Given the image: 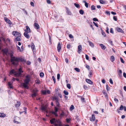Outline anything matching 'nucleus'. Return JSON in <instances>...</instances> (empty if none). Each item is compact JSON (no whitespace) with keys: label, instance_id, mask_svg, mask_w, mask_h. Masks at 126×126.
Returning a JSON list of instances; mask_svg holds the SVG:
<instances>
[{"label":"nucleus","instance_id":"1","mask_svg":"<svg viewBox=\"0 0 126 126\" xmlns=\"http://www.w3.org/2000/svg\"><path fill=\"white\" fill-rule=\"evenodd\" d=\"M25 79L24 80V82L22 84V86H23L24 88L28 89L29 87L28 86V84L29 83L30 79L29 78V75H27L25 77Z\"/></svg>","mask_w":126,"mask_h":126},{"label":"nucleus","instance_id":"2","mask_svg":"<svg viewBox=\"0 0 126 126\" xmlns=\"http://www.w3.org/2000/svg\"><path fill=\"white\" fill-rule=\"evenodd\" d=\"M11 61L12 62V64L13 65H17L18 63H16L15 62V60L16 58L17 57H16L15 56H14L13 54L11 55Z\"/></svg>","mask_w":126,"mask_h":126},{"label":"nucleus","instance_id":"3","mask_svg":"<svg viewBox=\"0 0 126 126\" xmlns=\"http://www.w3.org/2000/svg\"><path fill=\"white\" fill-rule=\"evenodd\" d=\"M39 91V90L36 88L33 90V93L32 94V96L33 97H36L37 95V92Z\"/></svg>","mask_w":126,"mask_h":126},{"label":"nucleus","instance_id":"4","mask_svg":"<svg viewBox=\"0 0 126 126\" xmlns=\"http://www.w3.org/2000/svg\"><path fill=\"white\" fill-rule=\"evenodd\" d=\"M54 110L55 111H52L51 113L52 114L54 115L56 117H57L58 116L57 112L58 110V108L55 107H54Z\"/></svg>","mask_w":126,"mask_h":126},{"label":"nucleus","instance_id":"5","mask_svg":"<svg viewBox=\"0 0 126 126\" xmlns=\"http://www.w3.org/2000/svg\"><path fill=\"white\" fill-rule=\"evenodd\" d=\"M12 34L14 36L17 37L18 36H21L20 33L18 32L17 31H13L12 32Z\"/></svg>","mask_w":126,"mask_h":126},{"label":"nucleus","instance_id":"6","mask_svg":"<svg viewBox=\"0 0 126 126\" xmlns=\"http://www.w3.org/2000/svg\"><path fill=\"white\" fill-rule=\"evenodd\" d=\"M19 61L21 62H26V60L22 58H19L17 57L15 60V61L18 62Z\"/></svg>","mask_w":126,"mask_h":126},{"label":"nucleus","instance_id":"7","mask_svg":"<svg viewBox=\"0 0 126 126\" xmlns=\"http://www.w3.org/2000/svg\"><path fill=\"white\" fill-rule=\"evenodd\" d=\"M31 47L34 55L35 52V48L34 45L33 43L31 44Z\"/></svg>","mask_w":126,"mask_h":126},{"label":"nucleus","instance_id":"8","mask_svg":"<svg viewBox=\"0 0 126 126\" xmlns=\"http://www.w3.org/2000/svg\"><path fill=\"white\" fill-rule=\"evenodd\" d=\"M26 29L24 30L25 32H31V30L28 26H26Z\"/></svg>","mask_w":126,"mask_h":126},{"label":"nucleus","instance_id":"9","mask_svg":"<svg viewBox=\"0 0 126 126\" xmlns=\"http://www.w3.org/2000/svg\"><path fill=\"white\" fill-rule=\"evenodd\" d=\"M61 48V46L60 42L58 43L57 47V49L58 52H59Z\"/></svg>","mask_w":126,"mask_h":126},{"label":"nucleus","instance_id":"10","mask_svg":"<svg viewBox=\"0 0 126 126\" xmlns=\"http://www.w3.org/2000/svg\"><path fill=\"white\" fill-rule=\"evenodd\" d=\"M33 26L35 27V28L37 30L39 29V25L37 23H35Z\"/></svg>","mask_w":126,"mask_h":126},{"label":"nucleus","instance_id":"11","mask_svg":"<svg viewBox=\"0 0 126 126\" xmlns=\"http://www.w3.org/2000/svg\"><path fill=\"white\" fill-rule=\"evenodd\" d=\"M28 33L27 32H25L24 33V36L26 38L28 39H29L30 37V36L29 35Z\"/></svg>","mask_w":126,"mask_h":126},{"label":"nucleus","instance_id":"12","mask_svg":"<svg viewBox=\"0 0 126 126\" xmlns=\"http://www.w3.org/2000/svg\"><path fill=\"white\" fill-rule=\"evenodd\" d=\"M78 52L79 54L80 53V52H81V50L82 49V46L80 45H79L78 47Z\"/></svg>","mask_w":126,"mask_h":126},{"label":"nucleus","instance_id":"13","mask_svg":"<svg viewBox=\"0 0 126 126\" xmlns=\"http://www.w3.org/2000/svg\"><path fill=\"white\" fill-rule=\"evenodd\" d=\"M116 30L118 32H119L123 33L124 32L121 28L118 27H117L116 28Z\"/></svg>","mask_w":126,"mask_h":126},{"label":"nucleus","instance_id":"14","mask_svg":"<svg viewBox=\"0 0 126 126\" xmlns=\"http://www.w3.org/2000/svg\"><path fill=\"white\" fill-rule=\"evenodd\" d=\"M4 20L7 23H8L9 24H11V22L8 18L5 17L4 18Z\"/></svg>","mask_w":126,"mask_h":126},{"label":"nucleus","instance_id":"15","mask_svg":"<svg viewBox=\"0 0 126 126\" xmlns=\"http://www.w3.org/2000/svg\"><path fill=\"white\" fill-rule=\"evenodd\" d=\"M86 81L88 83L92 84H93V82L90 79H86Z\"/></svg>","mask_w":126,"mask_h":126},{"label":"nucleus","instance_id":"16","mask_svg":"<svg viewBox=\"0 0 126 126\" xmlns=\"http://www.w3.org/2000/svg\"><path fill=\"white\" fill-rule=\"evenodd\" d=\"M118 73L119 76L120 78L122 77V72L121 70H120L118 71Z\"/></svg>","mask_w":126,"mask_h":126},{"label":"nucleus","instance_id":"17","mask_svg":"<svg viewBox=\"0 0 126 126\" xmlns=\"http://www.w3.org/2000/svg\"><path fill=\"white\" fill-rule=\"evenodd\" d=\"M90 118V120L92 121H94L95 120V116L94 114H93L92 115V117Z\"/></svg>","mask_w":126,"mask_h":126},{"label":"nucleus","instance_id":"18","mask_svg":"<svg viewBox=\"0 0 126 126\" xmlns=\"http://www.w3.org/2000/svg\"><path fill=\"white\" fill-rule=\"evenodd\" d=\"M99 46L101 47V48L103 50H104L106 48V47L103 44H99Z\"/></svg>","mask_w":126,"mask_h":126},{"label":"nucleus","instance_id":"19","mask_svg":"<svg viewBox=\"0 0 126 126\" xmlns=\"http://www.w3.org/2000/svg\"><path fill=\"white\" fill-rule=\"evenodd\" d=\"M23 109L24 110V111H20V114H21L23 112H24L25 113V114H26L27 113V108L26 107H24L23 108Z\"/></svg>","mask_w":126,"mask_h":126},{"label":"nucleus","instance_id":"20","mask_svg":"<svg viewBox=\"0 0 126 126\" xmlns=\"http://www.w3.org/2000/svg\"><path fill=\"white\" fill-rule=\"evenodd\" d=\"M21 36H18L15 38V40L16 41H19L21 40Z\"/></svg>","mask_w":126,"mask_h":126},{"label":"nucleus","instance_id":"21","mask_svg":"<svg viewBox=\"0 0 126 126\" xmlns=\"http://www.w3.org/2000/svg\"><path fill=\"white\" fill-rule=\"evenodd\" d=\"M41 109L43 111H45L47 113V111L46 110V109L45 107L42 106L41 107Z\"/></svg>","mask_w":126,"mask_h":126},{"label":"nucleus","instance_id":"22","mask_svg":"<svg viewBox=\"0 0 126 126\" xmlns=\"http://www.w3.org/2000/svg\"><path fill=\"white\" fill-rule=\"evenodd\" d=\"M66 8L67 10V13L68 15H71V12L69 11V9L67 7H66Z\"/></svg>","mask_w":126,"mask_h":126},{"label":"nucleus","instance_id":"23","mask_svg":"<svg viewBox=\"0 0 126 126\" xmlns=\"http://www.w3.org/2000/svg\"><path fill=\"white\" fill-rule=\"evenodd\" d=\"M21 105V103L20 102L17 101L16 104L15 105V106L16 107H19Z\"/></svg>","mask_w":126,"mask_h":126},{"label":"nucleus","instance_id":"24","mask_svg":"<svg viewBox=\"0 0 126 126\" xmlns=\"http://www.w3.org/2000/svg\"><path fill=\"white\" fill-rule=\"evenodd\" d=\"M13 83V82L11 83L10 81H9L8 82V85L11 89L13 88V87L12 86V84Z\"/></svg>","mask_w":126,"mask_h":126},{"label":"nucleus","instance_id":"25","mask_svg":"<svg viewBox=\"0 0 126 126\" xmlns=\"http://www.w3.org/2000/svg\"><path fill=\"white\" fill-rule=\"evenodd\" d=\"M102 93H103V94L106 97L108 98V95L107 94L106 92V91L105 90H103L102 91Z\"/></svg>","mask_w":126,"mask_h":126},{"label":"nucleus","instance_id":"26","mask_svg":"<svg viewBox=\"0 0 126 126\" xmlns=\"http://www.w3.org/2000/svg\"><path fill=\"white\" fill-rule=\"evenodd\" d=\"M18 71H19V76H20L21 73L23 72V71L22 70V68L21 67H20L18 69Z\"/></svg>","mask_w":126,"mask_h":126},{"label":"nucleus","instance_id":"27","mask_svg":"<svg viewBox=\"0 0 126 126\" xmlns=\"http://www.w3.org/2000/svg\"><path fill=\"white\" fill-rule=\"evenodd\" d=\"M6 116V115L3 113H0V117H4Z\"/></svg>","mask_w":126,"mask_h":126},{"label":"nucleus","instance_id":"28","mask_svg":"<svg viewBox=\"0 0 126 126\" xmlns=\"http://www.w3.org/2000/svg\"><path fill=\"white\" fill-rule=\"evenodd\" d=\"M16 72V71L14 69H12L10 71V74H14Z\"/></svg>","mask_w":126,"mask_h":126},{"label":"nucleus","instance_id":"29","mask_svg":"<svg viewBox=\"0 0 126 126\" xmlns=\"http://www.w3.org/2000/svg\"><path fill=\"white\" fill-rule=\"evenodd\" d=\"M56 120L55 118H53L50 120V122L51 124H53L54 123V122Z\"/></svg>","mask_w":126,"mask_h":126},{"label":"nucleus","instance_id":"30","mask_svg":"<svg viewBox=\"0 0 126 126\" xmlns=\"http://www.w3.org/2000/svg\"><path fill=\"white\" fill-rule=\"evenodd\" d=\"M74 5L77 8L79 9L80 8V6L79 4L75 3H74Z\"/></svg>","mask_w":126,"mask_h":126},{"label":"nucleus","instance_id":"31","mask_svg":"<svg viewBox=\"0 0 126 126\" xmlns=\"http://www.w3.org/2000/svg\"><path fill=\"white\" fill-rule=\"evenodd\" d=\"M2 51L5 53H7L8 52V50L7 49L5 48L2 50Z\"/></svg>","mask_w":126,"mask_h":126},{"label":"nucleus","instance_id":"32","mask_svg":"<svg viewBox=\"0 0 126 126\" xmlns=\"http://www.w3.org/2000/svg\"><path fill=\"white\" fill-rule=\"evenodd\" d=\"M110 60L112 62H113L115 60L114 57L113 56H111L110 57Z\"/></svg>","mask_w":126,"mask_h":126},{"label":"nucleus","instance_id":"33","mask_svg":"<svg viewBox=\"0 0 126 126\" xmlns=\"http://www.w3.org/2000/svg\"><path fill=\"white\" fill-rule=\"evenodd\" d=\"M65 114L64 112L63 111H62L60 114V117H62Z\"/></svg>","mask_w":126,"mask_h":126},{"label":"nucleus","instance_id":"34","mask_svg":"<svg viewBox=\"0 0 126 126\" xmlns=\"http://www.w3.org/2000/svg\"><path fill=\"white\" fill-rule=\"evenodd\" d=\"M79 13L81 15H83L84 13V11L82 9H80L79 11Z\"/></svg>","mask_w":126,"mask_h":126},{"label":"nucleus","instance_id":"35","mask_svg":"<svg viewBox=\"0 0 126 126\" xmlns=\"http://www.w3.org/2000/svg\"><path fill=\"white\" fill-rule=\"evenodd\" d=\"M91 8L92 10H94L95 9V6L94 5H93L91 7Z\"/></svg>","mask_w":126,"mask_h":126},{"label":"nucleus","instance_id":"36","mask_svg":"<svg viewBox=\"0 0 126 126\" xmlns=\"http://www.w3.org/2000/svg\"><path fill=\"white\" fill-rule=\"evenodd\" d=\"M63 92L64 94L66 95H68V92L66 90H64V91Z\"/></svg>","mask_w":126,"mask_h":126},{"label":"nucleus","instance_id":"37","mask_svg":"<svg viewBox=\"0 0 126 126\" xmlns=\"http://www.w3.org/2000/svg\"><path fill=\"white\" fill-rule=\"evenodd\" d=\"M110 87H109V86L108 84H107L106 85V89L107 91L110 90Z\"/></svg>","mask_w":126,"mask_h":126},{"label":"nucleus","instance_id":"38","mask_svg":"<svg viewBox=\"0 0 126 126\" xmlns=\"http://www.w3.org/2000/svg\"><path fill=\"white\" fill-rule=\"evenodd\" d=\"M74 108V107L73 105H71L70 108V110H72Z\"/></svg>","mask_w":126,"mask_h":126},{"label":"nucleus","instance_id":"39","mask_svg":"<svg viewBox=\"0 0 126 126\" xmlns=\"http://www.w3.org/2000/svg\"><path fill=\"white\" fill-rule=\"evenodd\" d=\"M42 93L44 94H47V91L46 90H42Z\"/></svg>","mask_w":126,"mask_h":126},{"label":"nucleus","instance_id":"40","mask_svg":"<svg viewBox=\"0 0 126 126\" xmlns=\"http://www.w3.org/2000/svg\"><path fill=\"white\" fill-rule=\"evenodd\" d=\"M71 120V119L70 118H67L66 119V122L67 123H69Z\"/></svg>","mask_w":126,"mask_h":126},{"label":"nucleus","instance_id":"41","mask_svg":"<svg viewBox=\"0 0 126 126\" xmlns=\"http://www.w3.org/2000/svg\"><path fill=\"white\" fill-rule=\"evenodd\" d=\"M101 33L103 35L104 37H106V34L103 31V30L101 31Z\"/></svg>","mask_w":126,"mask_h":126},{"label":"nucleus","instance_id":"42","mask_svg":"<svg viewBox=\"0 0 126 126\" xmlns=\"http://www.w3.org/2000/svg\"><path fill=\"white\" fill-rule=\"evenodd\" d=\"M44 75V73L42 72L40 73V76L41 78H43V77Z\"/></svg>","mask_w":126,"mask_h":126},{"label":"nucleus","instance_id":"43","mask_svg":"<svg viewBox=\"0 0 126 126\" xmlns=\"http://www.w3.org/2000/svg\"><path fill=\"white\" fill-rule=\"evenodd\" d=\"M105 13L107 15H110V12L108 10H106L105 11Z\"/></svg>","mask_w":126,"mask_h":126},{"label":"nucleus","instance_id":"44","mask_svg":"<svg viewBox=\"0 0 126 126\" xmlns=\"http://www.w3.org/2000/svg\"><path fill=\"white\" fill-rule=\"evenodd\" d=\"M81 101L82 102H85L84 98L82 97H81Z\"/></svg>","mask_w":126,"mask_h":126},{"label":"nucleus","instance_id":"45","mask_svg":"<svg viewBox=\"0 0 126 126\" xmlns=\"http://www.w3.org/2000/svg\"><path fill=\"white\" fill-rule=\"evenodd\" d=\"M89 43L90 45L92 47H94V45L93 44L92 42H90V41H89Z\"/></svg>","mask_w":126,"mask_h":126},{"label":"nucleus","instance_id":"46","mask_svg":"<svg viewBox=\"0 0 126 126\" xmlns=\"http://www.w3.org/2000/svg\"><path fill=\"white\" fill-rule=\"evenodd\" d=\"M36 84H39L40 83V81L39 79H37L35 81Z\"/></svg>","mask_w":126,"mask_h":126},{"label":"nucleus","instance_id":"47","mask_svg":"<svg viewBox=\"0 0 126 126\" xmlns=\"http://www.w3.org/2000/svg\"><path fill=\"white\" fill-rule=\"evenodd\" d=\"M58 100V97L55 96H54L53 97V100Z\"/></svg>","mask_w":126,"mask_h":126},{"label":"nucleus","instance_id":"48","mask_svg":"<svg viewBox=\"0 0 126 126\" xmlns=\"http://www.w3.org/2000/svg\"><path fill=\"white\" fill-rule=\"evenodd\" d=\"M67 87L69 89H70L71 88V85L69 84H67Z\"/></svg>","mask_w":126,"mask_h":126},{"label":"nucleus","instance_id":"49","mask_svg":"<svg viewBox=\"0 0 126 126\" xmlns=\"http://www.w3.org/2000/svg\"><path fill=\"white\" fill-rule=\"evenodd\" d=\"M71 45L70 44H68L67 45V47L68 49H69L71 47Z\"/></svg>","mask_w":126,"mask_h":126},{"label":"nucleus","instance_id":"50","mask_svg":"<svg viewBox=\"0 0 126 126\" xmlns=\"http://www.w3.org/2000/svg\"><path fill=\"white\" fill-rule=\"evenodd\" d=\"M74 70L78 72H79L80 71V70L79 69L77 68H75Z\"/></svg>","mask_w":126,"mask_h":126},{"label":"nucleus","instance_id":"51","mask_svg":"<svg viewBox=\"0 0 126 126\" xmlns=\"http://www.w3.org/2000/svg\"><path fill=\"white\" fill-rule=\"evenodd\" d=\"M92 75V73L91 72V71H90L89 72V74L88 75V76L89 77V78L90 79L91 78V77L90 76H91Z\"/></svg>","mask_w":126,"mask_h":126},{"label":"nucleus","instance_id":"52","mask_svg":"<svg viewBox=\"0 0 126 126\" xmlns=\"http://www.w3.org/2000/svg\"><path fill=\"white\" fill-rule=\"evenodd\" d=\"M52 78L53 79V81L54 82V83H55V82H56V79H55V77H54V76H52Z\"/></svg>","mask_w":126,"mask_h":126},{"label":"nucleus","instance_id":"53","mask_svg":"<svg viewBox=\"0 0 126 126\" xmlns=\"http://www.w3.org/2000/svg\"><path fill=\"white\" fill-rule=\"evenodd\" d=\"M124 107L122 105H121V106L120 107L119 110H122L123 109Z\"/></svg>","mask_w":126,"mask_h":126},{"label":"nucleus","instance_id":"54","mask_svg":"<svg viewBox=\"0 0 126 126\" xmlns=\"http://www.w3.org/2000/svg\"><path fill=\"white\" fill-rule=\"evenodd\" d=\"M16 47H17V49L18 50H19V51L20 52L21 51V50L20 48L18 46H17V45Z\"/></svg>","mask_w":126,"mask_h":126},{"label":"nucleus","instance_id":"55","mask_svg":"<svg viewBox=\"0 0 126 126\" xmlns=\"http://www.w3.org/2000/svg\"><path fill=\"white\" fill-rule=\"evenodd\" d=\"M93 21H98V19L97 18H94L93 19Z\"/></svg>","mask_w":126,"mask_h":126},{"label":"nucleus","instance_id":"56","mask_svg":"<svg viewBox=\"0 0 126 126\" xmlns=\"http://www.w3.org/2000/svg\"><path fill=\"white\" fill-rule=\"evenodd\" d=\"M110 32L112 34L114 33V31H113V28H110Z\"/></svg>","mask_w":126,"mask_h":126},{"label":"nucleus","instance_id":"57","mask_svg":"<svg viewBox=\"0 0 126 126\" xmlns=\"http://www.w3.org/2000/svg\"><path fill=\"white\" fill-rule=\"evenodd\" d=\"M56 106L57 107H59L60 106V104L59 102L56 103Z\"/></svg>","mask_w":126,"mask_h":126},{"label":"nucleus","instance_id":"58","mask_svg":"<svg viewBox=\"0 0 126 126\" xmlns=\"http://www.w3.org/2000/svg\"><path fill=\"white\" fill-rule=\"evenodd\" d=\"M113 19L115 21H117V17L115 16H114L113 17Z\"/></svg>","mask_w":126,"mask_h":126},{"label":"nucleus","instance_id":"59","mask_svg":"<svg viewBox=\"0 0 126 126\" xmlns=\"http://www.w3.org/2000/svg\"><path fill=\"white\" fill-rule=\"evenodd\" d=\"M60 75L59 74H57V79L58 80H59L60 79Z\"/></svg>","mask_w":126,"mask_h":126},{"label":"nucleus","instance_id":"60","mask_svg":"<svg viewBox=\"0 0 126 126\" xmlns=\"http://www.w3.org/2000/svg\"><path fill=\"white\" fill-rule=\"evenodd\" d=\"M120 59L121 62L123 63H125L123 59L121 57L120 58Z\"/></svg>","mask_w":126,"mask_h":126},{"label":"nucleus","instance_id":"61","mask_svg":"<svg viewBox=\"0 0 126 126\" xmlns=\"http://www.w3.org/2000/svg\"><path fill=\"white\" fill-rule=\"evenodd\" d=\"M58 90L59 89L58 88L56 89L55 92L56 94H59V92Z\"/></svg>","mask_w":126,"mask_h":126},{"label":"nucleus","instance_id":"62","mask_svg":"<svg viewBox=\"0 0 126 126\" xmlns=\"http://www.w3.org/2000/svg\"><path fill=\"white\" fill-rule=\"evenodd\" d=\"M85 58L87 60H89V57L86 54H85Z\"/></svg>","mask_w":126,"mask_h":126},{"label":"nucleus","instance_id":"63","mask_svg":"<svg viewBox=\"0 0 126 126\" xmlns=\"http://www.w3.org/2000/svg\"><path fill=\"white\" fill-rule=\"evenodd\" d=\"M93 23L94 25L97 27H98V26L97 24L95 22H93Z\"/></svg>","mask_w":126,"mask_h":126},{"label":"nucleus","instance_id":"64","mask_svg":"<svg viewBox=\"0 0 126 126\" xmlns=\"http://www.w3.org/2000/svg\"><path fill=\"white\" fill-rule=\"evenodd\" d=\"M83 87L84 88L85 90L87 89L88 88V87L85 85H83Z\"/></svg>","mask_w":126,"mask_h":126}]
</instances>
